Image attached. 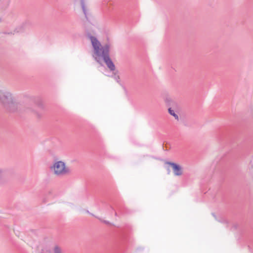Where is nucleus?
<instances>
[{
	"mask_svg": "<svg viewBox=\"0 0 253 253\" xmlns=\"http://www.w3.org/2000/svg\"><path fill=\"white\" fill-rule=\"evenodd\" d=\"M89 38L94 49L93 57L95 60L98 63H100V59L102 58L108 68L112 71H114L115 66L109 57L110 44H106L101 46L96 38L91 35L89 36Z\"/></svg>",
	"mask_w": 253,
	"mask_h": 253,
	"instance_id": "f257e3e1",
	"label": "nucleus"
},
{
	"mask_svg": "<svg viewBox=\"0 0 253 253\" xmlns=\"http://www.w3.org/2000/svg\"><path fill=\"white\" fill-rule=\"evenodd\" d=\"M0 103L4 108L10 112H14L17 106L11 92L0 90Z\"/></svg>",
	"mask_w": 253,
	"mask_h": 253,
	"instance_id": "f03ea898",
	"label": "nucleus"
},
{
	"mask_svg": "<svg viewBox=\"0 0 253 253\" xmlns=\"http://www.w3.org/2000/svg\"><path fill=\"white\" fill-rule=\"evenodd\" d=\"M50 169L54 171V173L57 176H62L69 173L70 169L66 167L65 163L61 161L55 162Z\"/></svg>",
	"mask_w": 253,
	"mask_h": 253,
	"instance_id": "7ed1b4c3",
	"label": "nucleus"
},
{
	"mask_svg": "<svg viewBox=\"0 0 253 253\" xmlns=\"http://www.w3.org/2000/svg\"><path fill=\"white\" fill-rule=\"evenodd\" d=\"M165 164H168L172 167L173 174L175 176H179L183 174V169L179 165L170 162H166Z\"/></svg>",
	"mask_w": 253,
	"mask_h": 253,
	"instance_id": "20e7f679",
	"label": "nucleus"
},
{
	"mask_svg": "<svg viewBox=\"0 0 253 253\" xmlns=\"http://www.w3.org/2000/svg\"><path fill=\"white\" fill-rule=\"evenodd\" d=\"M81 4V7L82 8V10L83 11V12L85 15V18L86 19H87V9L86 8V6L85 5V0H80Z\"/></svg>",
	"mask_w": 253,
	"mask_h": 253,
	"instance_id": "39448f33",
	"label": "nucleus"
},
{
	"mask_svg": "<svg viewBox=\"0 0 253 253\" xmlns=\"http://www.w3.org/2000/svg\"><path fill=\"white\" fill-rule=\"evenodd\" d=\"M53 253H62V249L58 245H55L52 249Z\"/></svg>",
	"mask_w": 253,
	"mask_h": 253,
	"instance_id": "423d86ee",
	"label": "nucleus"
},
{
	"mask_svg": "<svg viewBox=\"0 0 253 253\" xmlns=\"http://www.w3.org/2000/svg\"><path fill=\"white\" fill-rule=\"evenodd\" d=\"M169 113L172 116L174 117V118L178 120V116L175 113L173 110H172L171 108H169Z\"/></svg>",
	"mask_w": 253,
	"mask_h": 253,
	"instance_id": "0eeeda50",
	"label": "nucleus"
},
{
	"mask_svg": "<svg viewBox=\"0 0 253 253\" xmlns=\"http://www.w3.org/2000/svg\"><path fill=\"white\" fill-rule=\"evenodd\" d=\"M112 77L113 78L117 83L121 84V81L120 76L117 75L116 73H114L113 75L112 76Z\"/></svg>",
	"mask_w": 253,
	"mask_h": 253,
	"instance_id": "6e6552de",
	"label": "nucleus"
},
{
	"mask_svg": "<svg viewBox=\"0 0 253 253\" xmlns=\"http://www.w3.org/2000/svg\"><path fill=\"white\" fill-rule=\"evenodd\" d=\"M97 218H98V219H99L101 222H103V223H105V224H108V225H110V224H111V223H110L109 221H107V220H103V219H101V218H98V217H97Z\"/></svg>",
	"mask_w": 253,
	"mask_h": 253,
	"instance_id": "1a4fd4ad",
	"label": "nucleus"
},
{
	"mask_svg": "<svg viewBox=\"0 0 253 253\" xmlns=\"http://www.w3.org/2000/svg\"><path fill=\"white\" fill-rule=\"evenodd\" d=\"M19 32V31L17 30V29H16L14 31V33H13V34H14L15 33H18Z\"/></svg>",
	"mask_w": 253,
	"mask_h": 253,
	"instance_id": "9d476101",
	"label": "nucleus"
},
{
	"mask_svg": "<svg viewBox=\"0 0 253 253\" xmlns=\"http://www.w3.org/2000/svg\"><path fill=\"white\" fill-rule=\"evenodd\" d=\"M2 174V170L1 169H0V177L1 176Z\"/></svg>",
	"mask_w": 253,
	"mask_h": 253,
	"instance_id": "9b49d317",
	"label": "nucleus"
},
{
	"mask_svg": "<svg viewBox=\"0 0 253 253\" xmlns=\"http://www.w3.org/2000/svg\"><path fill=\"white\" fill-rule=\"evenodd\" d=\"M115 216H117V213L116 212H115Z\"/></svg>",
	"mask_w": 253,
	"mask_h": 253,
	"instance_id": "f8f14e48",
	"label": "nucleus"
}]
</instances>
